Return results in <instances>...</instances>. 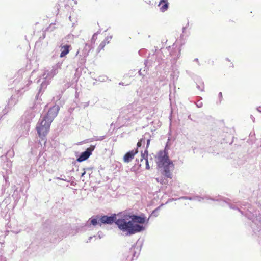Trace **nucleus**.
I'll list each match as a JSON object with an SVG mask.
<instances>
[{
	"label": "nucleus",
	"mask_w": 261,
	"mask_h": 261,
	"mask_svg": "<svg viewBox=\"0 0 261 261\" xmlns=\"http://www.w3.org/2000/svg\"><path fill=\"white\" fill-rule=\"evenodd\" d=\"M148 219L144 216H119L114 213L111 216H101L99 221L101 224H112L115 223L121 231L127 236H131L144 230L145 227L143 225L148 223Z\"/></svg>",
	"instance_id": "nucleus-1"
},
{
	"label": "nucleus",
	"mask_w": 261,
	"mask_h": 261,
	"mask_svg": "<svg viewBox=\"0 0 261 261\" xmlns=\"http://www.w3.org/2000/svg\"><path fill=\"white\" fill-rule=\"evenodd\" d=\"M156 164L159 168L170 165L171 168H174V165L172 162L169 160L168 154L165 150L160 151L159 152L157 156Z\"/></svg>",
	"instance_id": "nucleus-2"
},
{
	"label": "nucleus",
	"mask_w": 261,
	"mask_h": 261,
	"mask_svg": "<svg viewBox=\"0 0 261 261\" xmlns=\"http://www.w3.org/2000/svg\"><path fill=\"white\" fill-rule=\"evenodd\" d=\"M50 123L42 120L36 126V130L40 138L44 139L47 134L50 125Z\"/></svg>",
	"instance_id": "nucleus-3"
},
{
	"label": "nucleus",
	"mask_w": 261,
	"mask_h": 261,
	"mask_svg": "<svg viewBox=\"0 0 261 261\" xmlns=\"http://www.w3.org/2000/svg\"><path fill=\"white\" fill-rule=\"evenodd\" d=\"M59 110V107L55 105L49 109L46 115L44 117L43 120L51 123L57 115Z\"/></svg>",
	"instance_id": "nucleus-4"
},
{
	"label": "nucleus",
	"mask_w": 261,
	"mask_h": 261,
	"mask_svg": "<svg viewBox=\"0 0 261 261\" xmlns=\"http://www.w3.org/2000/svg\"><path fill=\"white\" fill-rule=\"evenodd\" d=\"M94 148V146H91L90 147L88 148L85 151L81 153L80 156L77 158V161L79 162H81L87 160L90 156Z\"/></svg>",
	"instance_id": "nucleus-5"
},
{
	"label": "nucleus",
	"mask_w": 261,
	"mask_h": 261,
	"mask_svg": "<svg viewBox=\"0 0 261 261\" xmlns=\"http://www.w3.org/2000/svg\"><path fill=\"white\" fill-rule=\"evenodd\" d=\"M138 149H136L135 150H133L129 151L127 152L123 156V161L125 163L129 162L134 158L135 155L138 153Z\"/></svg>",
	"instance_id": "nucleus-6"
},
{
	"label": "nucleus",
	"mask_w": 261,
	"mask_h": 261,
	"mask_svg": "<svg viewBox=\"0 0 261 261\" xmlns=\"http://www.w3.org/2000/svg\"><path fill=\"white\" fill-rule=\"evenodd\" d=\"M162 167L164 168L163 174L167 178L171 179L172 178L171 170H172L173 168H171L170 165H166Z\"/></svg>",
	"instance_id": "nucleus-7"
},
{
	"label": "nucleus",
	"mask_w": 261,
	"mask_h": 261,
	"mask_svg": "<svg viewBox=\"0 0 261 261\" xmlns=\"http://www.w3.org/2000/svg\"><path fill=\"white\" fill-rule=\"evenodd\" d=\"M148 151L147 150L144 151V152H141V162H142L144 159L145 160V164H146V169L149 170L150 169V166L148 163Z\"/></svg>",
	"instance_id": "nucleus-8"
},
{
	"label": "nucleus",
	"mask_w": 261,
	"mask_h": 261,
	"mask_svg": "<svg viewBox=\"0 0 261 261\" xmlns=\"http://www.w3.org/2000/svg\"><path fill=\"white\" fill-rule=\"evenodd\" d=\"M70 47L71 46L69 45H66L62 46L61 49V52L60 57L63 58L67 55L70 51L69 49Z\"/></svg>",
	"instance_id": "nucleus-9"
},
{
	"label": "nucleus",
	"mask_w": 261,
	"mask_h": 261,
	"mask_svg": "<svg viewBox=\"0 0 261 261\" xmlns=\"http://www.w3.org/2000/svg\"><path fill=\"white\" fill-rule=\"evenodd\" d=\"M159 6H160V10L162 12L166 11L168 8V3L167 0H161Z\"/></svg>",
	"instance_id": "nucleus-10"
},
{
	"label": "nucleus",
	"mask_w": 261,
	"mask_h": 261,
	"mask_svg": "<svg viewBox=\"0 0 261 261\" xmlns=\"http://www.w3.org/2000/svg\"><path fill=\"white\" fill-rule=\"evenodd\" d=\"M90 223L94 226H95L98 224L101 225V223L100 222L99 220L98 221L97 218H91L90 219Z\"/></svg>",
	"instance_id": "nucleus-11"
},
{
	"label": "nucleus",
	"mask_w": 261,
	"mask_h": 261,
	"mask_svg": "<svg viewBox=\"0 0 261 261\" xmlns=\"http://www.w3.org/2000/svg\"><path fill=\"white\" fill-rule=\"evenodd\" d=\"M145 143V139L144 138H141L139 140V141L138 142L137 144V148L139 147H140L142 146V144Z\"/></svg>",
	"instance_id": "nucleus-12"
},
{
	"label": "nucleus",
	"mask_w": 261,
	"mask_h": 261,
	"mask_svg": "<svg viewBox=\"0 0 261 261\" xmlns=\"http://www.w3.org/2000/svg\"><path fill=\"white\" fill-rule=\"evenodd\" d=\"M106 45V42L102 41L100 44L99 46H98V50L99 51H100L101 50L103 49L105 46Z\"/></svg>",
	"instance_id": "nucleus-13"
},
{
	"label": "nucleus",
	"mask_w": 261,
	"mask_h": 261,
	"mask_svg": "<svg viewBox=\"0 0 261 261\" xmlns=\"http://www.w3.org/2000/svg\"><path fill=\"white\" fill-rule=\"evenodd\" d=\"M150 140L149 139H147V144H146V148H148L149 144H150Z\"/></svg>",
	"instance_id": "nucleus-14"
},
{
	"label": "nucleus",
	"mask_w": 261,
	"mask_h": 261,
	"mask_svg": "<svg viewBox=\"0 0 261 261\" xmlns=\"http://www.w3.org/2000/svg\"><path fill=\"white\" fill-rule=\"evenodd\" d=\"M219 96L220 97V98H222V93L221 92H220L219 93Z\"/></svg>",
	"instance_id": "nucleus-15"
},
{
	"label": "nucleus",
	"mask_w": 261,
	"mask_h": 261,
	"mask_svg": "<svg viewBox=\"0 0 261 261\" xmlns=\"http://www.w3.org/2000/svg\"><path fill=\"white\" fill-rule=\"evenodd\" d=\"M86 174V172L85 171H84V172H83L82 173V175H81V177H83V176H84V175Z\"/></svg>",
	"instance_id": "nucleus-16"
},
{
	"label": "nucleus",
	"mask_w": 261,
	"mask_h": 261,
	"mask_svg": "<svg viewBox=\"0 0 261 261\" xmlns=\"http://www.w3.org/2000/svg\"><path fill=\"white\" fill-rule=\"evenodd\" d=\"M155 211H156V210H155L153 211V212H153V213H154V212H155Z\"/></svg>",
	"instance_id": "nucleus-17"
}]
</instances>
